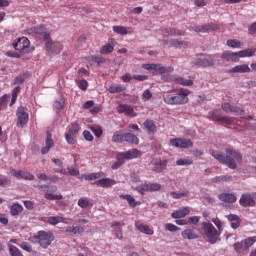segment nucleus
I'll use <instances>...</instances> for the list:
<instances>
[{"instance_id":"nucleus-1","label":"nucleus","mask_w":256,"mask_h":256,"mask_svg":"<svg viewBox=\"0 0 256 256\" xmlns=\"http://www.w3.org/2000/svg\"><path fill=\"white\" fill-rule=\"evenodd\" d=\"M226 155H223L219 151L212 150L210 154L214 159L229 167V169H237V163L243 161V155L239 151L229 147L225 150Z\"/></svg>"},{"instance_id":"nucleus-2","label":"nucleus","mask_w":256,"mask_h":256,"mask_svg":"<svg viewBox=\"0 0 256 256\" xmlns=\"http://www.w3.org/2000/svg\"><path fill=\"white\" fill-rule=\"evenodd\" d=\"M190 93L189 89L181 88L175 95L167 94L164 97V103L166 105H186V103H189Z\"/></svg>"},{"instance_id":"nucleus-3","label":"nucleus","mask_w":256,"mask_h":256,"mask_svg":"<svg viewBox=\"0 0 256 256\" xmlns=\"http://www.w3.org/2000/svg\"><path fill=\"white\" fill-rule=\"evenodd\" d=\"M29 241H31V243H39L42 249H47V247L55 241V235H53L51 231L40 230L36 235L30 237Z\"/></svg>"},{"instance_id":"nucleus-4","label":"nucleus","mask_w":256,"mask_h":256,"mask_svg":"<svg viewBox=\"0 0 256 256\" xmlns=\"http://www.w3.org/2000/svg\"><path fill=\"white\" fill-rule=\"evenodd\" d=\"M202 229L204 231V236L210 245H215V243L221 240L219 238L221 232L217 231V228H215V226H213L210 222H203Z\"/></svg>"},{"instance_id":"nucleus-5","label":"nucleus","mask_w":256,"mask_h":256,"mask_svg":"<svg viewBox=\"0 0 256 256\" xmlns=\"http://www.w3.org/2000/svg\"><path fill=\"white\" fill-rule=\"evenodd\" d=\"M192 63L197 67H213L215 65V60L212 56L200 54L192 60Z\"/></svg>"},{"instance_id":"nucleus-6","label":"nucleus","mask_w":256,"mask_h":256,"mask_svg":"<svg viewBox=\"0 0 256 256\" xmlns=\"http://www.w3.org/2000/svg\"><path fill=\"white\" fill-rule=\"evenodd\" d=\"M45 47L49 53H61L63 46L59 42H53L51 35L44 34Z\"/></svg>"},{"instance_id":"nucleus-7","label":"nucleus","mask_w":256,"mask_h":256,"mask_svg":"<svg viewBox=\"0 0 256 256\" xmlns=\"http://www.w3.org/2000/svg\"><path fill=\"white\" fill-rule=\"evenodd\" d=\"M210 119H212V121H216L220 125H224V126L233 125V118H229L227 116H222L221 110H219V109H216V110L210 112Z\"/></svg>"},{"instance_id":"nucleus-8","label":"nucleus","mask_w":256,"mask_h":256,"mask_svg":"<svg viewBox=\"0 0 256 256\" xmlns=\"http://www.w3.org/2000/svg\"><path fill=\"white\" fill-rule=\"evenodd\" d=\"M169 145L177 149H189V147H193V142L185 138H173L170 140Z\"/></svg>"},{"instance_id":"nucleus-9","label":"nucleus","mask_w":256,"mask_h":256,"mask_svg":"<svg viewBox=\"0 0 256 256\" xmlns=\"http://www.w3.org/2000/svg\"><path fill=\"white\" fill-rule=\"evenodd\" d=\"M29 45L31 42L27 37L19 38L17 42L13 43L14 49L20 53H29Z\"/></svg>"},{"instance_id":"nucleus-10","label":"nucleus","mask_w":256,"mask_h":256,"mask_svg":"<svg viewBox=\"0 0 256 256\" xmlns=\"http://www.w3.org/2000/svg\"><path fill=\"white\" fill-rule=\"evenodd\" d=\"M16 115L18 117V127H25L26 123H29V113L25 111L23 106L17 109Z\"/></svg>"},{"instance_id":"nucleus-11","label":"nucleus","mask_w":256,"mask_h":256,"mask_svg":"<svg viewBox=\"0 0 256 256\" xmlns=\"http://www.w3.org/2000/svg\"><path fill=\"white\" fill-rule=\"evenodd\" d=\"M115 45H117V41L115 38H109L108 43L101 47L100 55H109L115 51Z\"/></svg>"},{"instance_id":"nucleus-12","label":"nucleus","mask_w":256,"mask_h":256,"mask_svg":"<svg viewBox=\"0 0 256 256\" xmlns=\"http://www.w3.org/2000/svg\"><path fill=\"white\" fill-rule=\"evenodd\" d=\"M117 111L118 113H124V115H126L127 117H137V113L135 112L133 107L127 104H120L117 107Z\"/></svg>"},{"instance_id":"nucleus-13","label":"nucleus","mask_w":256,"mask_h":256,"mask_svg":"<svg viewBox=\"0 0 256 256\" xmlns=\"http://www.w3.org/2000/svg\"><path fill=\"white\" fill-rule=\"evenodd\" d=\"M163 37H181L185 35V31L177 28H165L162 30Z\"/></svg>"},{"instance_id":"nucleus-14","label":"nucleus","mask_w":256,"mask_h":256,"mask_svg":"<svg viewBox=\"0 0 256 256\" xmlns=\"http://www.w3.org/2000/svg\"><path fill=\"white\" fill-rule=\"evenodd\" d=\"M52 137H53V134H51V132L48 131L46 133L45 147L41 149L42 155H47V153L51 151V147L55 145V142L53 141Z\"/></svg>"},{"instance_id":"nucleus-15","label":"nucleus","mask_w":256,"mask_h":256,"mask_svg":"<svg viewBox=\"0 0 256 256\" xmlns=\"http://www.w3.org/2000/svg\"><path fill=\"white\" fill-rule=\"evenodd\" d=\"M239 203L241 207H255V199L251 194H242Z\"/></svg>"},{"instance_id":"nucleus-16","label":"nucleus","mask_w":256,"mask_h":256,"mask_svg":"<svg viewBox=\"0 0 256 256\" xmlns=\"http://www.w3.org/2000/svg\"><path fill=\"white\" fill-rule=\"evenodd\" d=\"M194 31L196 33H207L209 31H219V25L209 24V25L196 26L194 28Z\"/></svg>"},{"instance_id":"nucleus-17","label":"nucleus","mask_w":256,"mask_h":256,"mask_svg":"<svg viewBox=\"0 0 256 256\" xmlns=\"http://www.w3.org/2000/svg\"><path fill=\"white\" fill-rule=\"evenodd\" d=\"M221 59H225V61H233V63H239L238 53L231 52L229 50H226L221 54Z\"/></svg>"},{"instance_id":"nucleus-18","label":"nucleus","mask_w":256,"mask_h":256,"mask_svg":"<svg viewBox=\"0 0 256 256\" xmlns=\"http://www.w3.org/2000/svg\"><path fill=\"white\" fill-rule=\"evenodd\" d=\"M164 45H168V47H175L176 49H185V47L189 46V42L181 41V40H172L170 42L164 40Z\"/></svg>"},{"instance_id":"nucleus-19","label":"nucleus","mask_w":256,"mask_h":256,"mask_svg":"<svg viewBox=\"0 0 256 256\" xmlns=\"http://www.w3.org/2000/svg\"><path fill=\"white\" fill-rule=\"evenodd\" d=\"M143 127L144 129H146L149 135H155V133H157V125H155V122L153 120L147 119L143 123Z\"/></svg>"},{"instance_id":"nucleus-20","label":"nucleus","mask_w":256,"mask_h":256,"mask_svg":"<svg viewBox=\"0 0 256 256\" xmlns=\"http://www.w3.org/2000/svg\"><path fill=\"white\" fill-rule=\"evenodd\" d=\"M218 199L224 203H235L237 201V196L233 193H222L218 195Z\"/></svg>"},{"instance_id":"nucleus-21","label":"nucleus","mask_w":256,"mask_h":256,"mask_svg":"<svg viewBox=\"0 0 256 256\" xmlns=\"http://www.w3.org/2000/svg\"><path fill=\"white\" fill-rule=\"evenodd\" d=\"M228 73H251V68L247 64L237 65L229 69Z\"/></svg>"},{"instance_id":"nucleus-22","label":"nucleus","mask_w":256,"mask_h":256,"mask_svg":"<svg viewBox=\"0 0 256 256\" xmlns=\"http://www.w3.org/2000/svg\"><path fill=\"white\" fill-rule=\"evenodd\" d=\"M116 184H117V182L111 178L99 179L96 182V185H98L99 187H103V188L113 187V185H116Z\"/></svg>"},{"instance_id":"nucleus-23","label":"nucleus","mask_w":256,"mask_h":256,"mask_svg":"<svg viewBox=\"0 0 256 256\" xmlns=\"http://www.w3.org/2000/svg\"><path fill=\"white\" fill-rule=\"evenodd\" d=\"M124 142L131 145H139V138L135 134L126 132L124 133Z\"/></svg>"},{"instance_id":"nucleus-24","label":"nucleus","mask_w":256,"mask_h":256,"mask_svg":"<svg viewBox=\"0 0 256 256\" xmlns=\"http://www.w3.org/2000/svg\"><path fill=\"white\" fill-rule=\"evenodd\" d=\"M93 205H95V202L87 197L78 200V207H81V209H87V207H93Z\"/></svg>"},{"instance_id":"nucleus-25","label":"nucleus","mask_w":256,"mask_h":256,"mask_svg":"<svg viewBox=\"0 0 256 256\" xmlns=\"http://www.w3.org/2000/svg\"><path fill=\"white\" fill-rule=\"evenodd\" d=\"M167 160H158L154 163L153 171L155 173H161L162 171H165L167 169Z\"/></svg>"},{"instance_id":"nucleus-26","label":"nucleus","mask_w":256,"mask_h":256,"mask_svg":"<svg viewBox=\"0 0 256 256\" xmlns=\"http://www.w3.org/2000/svg\"><path fill=\"white\" fill-rule=\"evenodd\" d=\"M124 155L126 160L137 159V157H141V151L138 150L137 148H133L131 150L124 152Z\"/></svg>"},{"instance_id":"nucleus-27","label":"nucleus","mask_w":256,"mask_h":256,"mask_svg":"<svg viewBox=\"0 0 256 256\" xmlns=\"http://www.w3.org/2000/svg\"><path fill=\"white\" fill-rule=\"evenodd\" d=\"M238 53V61L239 59H243L245 57H253V55H255L256 53V49L255 48H247L245 50H241Z\"/></svg>"},{"instance_id":"nucleus-28","label":"nucleus","mask_w":256,"mask_h":256,"mask_svg":"<svg viewBox=\"0 0 256 256\" xmlns=\"http://www.w3.org/2000/svg\"><path fill=\"white\" fill-rule=\"evenodd\" d=\"M120 199H125L128 201V205L133 208L137 207V205H141V202L136 201L135 198L130 194L120 195Z\"/></svg>"},{"instance_id":"nucleus-29","label":"nucleus","mask_w":256,"mask_h":256,"mask_svg":"<svg viewBox=\"0 0 256 256\" xmlns=\"http://www.w3.org/2000/svg\"><path fill=\"white\" fill-rule=\"evenodd\" d=\"M190 211L188 208H182L181 210H176L172 213L171 217L173 219H181L183 217H187L189 215Z\"/></svg>"},{"instance_id":"nucleus-30","label":"nucleus","mask_w":256,"mask_h":256,"mask_svg":"<svg viewBox=\"0 0 256 256\" xmlns=\"http://www.w3.org/2000/svg\"><path fill=\"white\" fill-rule=\"evenodd\" d=\"M135 227L140 231V233H145V235H153L155 233L153 229L145 224H135Z\"/></svg>"},{"instance_id":"nucleus-31","label":"nucleus","mask_w":256,"mask_h":256,"mask_svg":"<svg viewBox=\"0 0 256 256\" xmlns=\"http://www.w3.org/2000/svg\"><path fill=\"white\" fill-rule=\"evenodd\" d=\"M183 239H199V235L195 233L192 229H186L182 232Z\"/></svg>"},{"instance_id":"nucleus-32","label":"nucleus","mask_w":256,"mask_h":256,"mask_svg":"<svg viewBox=\"0 0 256 256\" xmlns=\"http://www.w3.org/2000/svg\"><path fill=\"white\" fill-rule=\"evenodd\" d=\"M113 143H125V133L121 131L114 132L112 136Z\"/></svg>"},{"instance_id":"nucleus-33","label":"nucleus","mask_w":256,"mask_h":256,"mask_svg":"<svg viewBox=\"0 0 256 256\" xmlns=\"http://www.w3.org/2000/svg\"><path fill=\"white\" fill-rule=\"evenodd\" d=\"M102 175L103 173L101 172L83 174L82 179H85V181H95L96 179H101Z\"/></svg>"},{"instance_id":"nucleus-34","label":"nucleus","mask_w":256,"mask_h":256,"mask_svg":"<svg viewBox=\"0 0 256 256\" xmlns=\"http://www.w3.org/2000/svg\"><path fill=\"white\" fill-rule=\"evenodd\" d=\"M174 69L173 67L169 66V67H165L162 66L161 64H156V73H159L160 75H163L164 73H173Z\"/></svg>"},{"instance_id":"nucleus-35","label":"nucleus","mask_w":256,"mask_h":256,"mask_svg":"<svg viewBox=\"0 0 256 256\" xmlns=\"http://www.w3.org/2000/svg\"><path fill=\"white\" fill-rule=\"evenodd\" d=\"M174 81L178 84V85H183L184 87H191V85H193V80H187L183 77H175Z\"/></svg>"},{"instance_id":"nucleus-36","label":"nucleus","mask_w":256,"mask_h":256,"mask_svg":"<svg viewBox=\"0 0 256 256\" xmlns=\"http://www.w3.org/2000/svg\"><path fill=\"white\" fill-rule=\"evenodd\" d=\"M49 225H59V223H66L65 218L61 216H51L48 218Z\"/></svg>"},{"instance_id":"nucleus-37","label":"nucleus","mask_w":256,"mask_h":256,"mask_svg":"<svg viewBox=\"0 0 256 256\" xmlns=\"http://www.w3.org/2000/svg\"><path fill=\"white\" fill-rule=\"evenodd\" d=\"M21 211H23V206H21V204L14 203L10 207V213L13 216L19 215L21 213Z\"/></svg>"},{"instance_id":"nucleus-38","label":"nucleus","mask_w":256,"mask_h":256,"mask_svg":"<svg viewBox=\"0 0 256 256\" xmlns=\"http://www.w3.org/2000/svg\"><path fill=\"white\" fill-rule=\"evenodd\" d=\"M242 243H244V249H249L250 247H253L256 243V236L248 237L244 240H242Z\"/></svg>"},{"instance_id":"nucleus-39","label":"nucleus","mask_w":256,"mask_h":256,"mask_svg":"<svg viewBox=\"0 0 256 256\" xmlns=\"http://www.w3.org/2000/svg\"><path fill=\"white\" fill-rule=\"evenodd\" d=\"M32 33H35V35H43V39H45V35H48L45 33V26L40 25V26H34L31 28Z\"/></svg>"},{"instance_id":"nucleus-40","label":"nucleus","mask_w":256,"mask_h":256,"mask_svg":"<svg viewBox=\"0 0 256 256\" xmlns=\"http://www.w3.org/2000/svg\"><path fill=\"white\" fill-rule=\"evenodd\" d=\"M90 130L94 133L95 137L99 139L103 135V128L99 125H91Z\"/></svg>"},{"instance_id":"nucleus-41","label":"nucleus","mask_w":256,"mask_h":256,"mask_svg":"<svg viewBox=\"0 0 256 256\" xmlns=\"http://www.w3.org/2000/svg\"><path fill=\"white\" fill-rule=\"evenodd\" d=\"M127 88L123 85H112L109 87V93H123Z\"/></svg>"},{"instance_id":"nucleus-42","label":"nucleus","mask_w":256,"mask_h":256,"mask_svg":"<svg viewBox=\"0 0 256 256\" xmlns=\"http://www.w3.org/2000/svg\"><path fill=\"white\" fill-rule=\"evenodd\" d=\"M227 45H228V47H231L232 49H241L243 44L241 43V41H239L237 39H230L227 41Z\"/></svg>"},{"instance_id":"nucleus-43","label":"nucleus","mask_w":256,"mask_h":256,"mask_svg":"<svg viewBox=\"0 0 256 256\" xmlns=\"http://www.w3.org/2000/svg\"><path fill=\"white\" fill-rule=\"evenodd\" d=\"M113 31L117 35H127L129 33L125 26H113Z\"/></svg>"},{"instance_id":"nucleus-44","label":"nucleus","mask_w":256,"mask_h":256,"mask_svg":"<svg viewBox=\"0 0 256 256\" xmlns=\"http://www.w3.org/2000/svg\"><path fill=\"white\" fill-rule=\"evenodd\" d=\"M171 197L173 199H181V197H189V191H181V192H171L170 193Z\"/></svg>"},{"instance_id":"nucleus-45","label":"nucleus","mask_w":256,"mask_h":256,"mask_svg":"<svg viewBox=\"0 0 256 256\" xmlns=\"http://www.w3.org/2000/svg\"><path fill=\"white\" fill-rule=\"evenodd\" d=\"M87 61H89V63H97V65H102L106 60L103 57L91 56L87 59Z\"/></svg>"},{"instance_id":"nucleus-46","label":"nucleus","mask_w":256,"mask_h":256,"mask_svg":"<svg viewBox=\"0 0 256 256\" xmlns=\"http://www.w3.org/2000/svg\"><path fill=\"white\" fill-rule=\"evenodd\" d=\"M44 198L47 199L48 201H61L63 199L62 195H55L52 193H46L44 195Z\"/></svg>"},{"instance_id":"nucleus-47","label":"nucleus","mask_w":256,"mask_h":256,"mask_svg":"<svg viewBox=\"0 0 256 256\" xmlns=\"http://www.w3.org/2000/svg\"><path fill=\"white\" fill-rule=\"evenodd\" d=\"M176 165L178 166H189V165H193V159H189V158H183V159H178L176 161Z\"/></svg>"},{"instance_id":"nucleus-48","label":"nucleus","mask_w":256,"mask_h":256,"mask_svg":"<svg viewBox=\"0 0 256 256\" xmlns=\"http://www.w3.org/2000/svg\"><path fill=\"white\" fill-rule=\"evenodd\" d=\"M25 79H27V74H21L19 76H16L13 81V85H21L25 83Z\"/></svg>"},{"instance_id":"nucleus-49","label":"nucleus","mask_w":256,"mask_h":256,"mask_svg":"<svg viewBox=\"0 0 256 256\" xmlns=\"http://www.w3.org/2000/svg\"><path fill=\"white\" fill-rule=\"evenodd\" d=\"M9 253L11 256H23V253H21V250H19V248L13 245L9 246Z\"/></svg>"},{"instance_id":"nucleus-50","label":"nucleus","mask_w":256,"mask_h":256,"mask_svg":"<svg viewBox=\"0 0 256 256\" xmlns=\"http://www.w3.org/2000/svg\"><path fill=\"white\" fill-rule=\"evenodd\" d=\"M79 129H81V127H79V124L77 122L73 123L72 126L69 128L68 133L70 135H77L79 133Z\"/></svg>"},{"instance_id":"nucleus-51","label":"nucleus","mask_w":256,"mask_h":256,"mask_svg":"<svg viewBox=\"0 0 256 256\" xmlns=\"http://www.w3.org/2000/svg\"><path fill=\"white\" fill-rule=\"evenodd\" d=\"M233 247H234V251H236V253H241V251H247L245 249V244L243 243V240L241 242L234 243Z\"/></svg>"},{"instance_id":"nucleus-52","label":"nucleus","mask_w":256,"mask_h":256,"mask_svg":"<svg viewBox=\"0 0 256 256\" xmlns=\"http://www.w3.org/2000/svg\"><path fill=\"white\" fill-rule=\"evenodd\" d=\"M232 177L231 176H216L213 181L214 183H221V181H224V182H229V181H232Z\"/></svg>"},{"instance_id":"nucleus-53","label":"nucleus","mask_w":256,"mask_h":256,"mask_svg":"<svg viewBox=\"0 0 256 256\" xmlns=\"http://www.w3.org/2000/svg\"><path fill=\"white\" fill-rule=\"evenodd\" d=\"M135 190L138 193H140L141 195H145V193H147V191H149V186H148V184H143V185L137 186L135 188Z\"/></svg>"},{"instance_id":"nucleus-54","label":"nucleus","mask_w":256,"mask_h":256,"mask_svg":"<svg viewBox=\"0 0 256 256\" xmlns=\"http://www.w3.org/2000/svg\"><path fill=\"white\" fill-rule=\"evenodd\" d=\"M230 113H233V115H243L245 110L239 106H232Z\"/></svg>"},{"instance_id":"nucleus-55","label":"nucleus","mask_w":256,"mask_h":256,"mask_svg":"<svg viewBox=\"0 0 256 256\" xmlns=\"http://www.w3.org/2000/svg\"><path fill=\"white\" fill-rule=\"evenodd\" d=\"M9 99V95L5 94L0 97V111L7 107V100Z\"/></svg>"},{"instance_id":"nucleus-56","label":"nucleus","mask_w":256,"mask_h":256,"mask_svg":"<svg viewBox=\"0 0 256 256\" xmlns=\"http://www.w3.org/2000/svg\"><path fill=\"white\" fill-rule=\"evenodd\" d=\"M19 247H21L23 251H26L27 253H32L33 251V247L31 244H29V242H22Z\"/></svg>"},{"instance_id":"nucleus-57","label":"nucleus","mask_w":256,"mask_h":256,"mask_svg":"<svg viewBox=\"0 0 256 256\" xmlns=\"http://www.w3.org/2000/svg\"><path fill=\"white\" fill-rule=\"evenodd\" d=\"M212 223L217 227L219 233L223 231V222L219 218H213Z\"/></svg>"},{"instance_id":"nucleus-58","label":"nucleus","mask_w":256,"mask_h":256,"mask_svg":"<svg viewBox=\"0 0 256 256\" xmlns=\"http://www.w3.org/2000/svg\"><path fill=\"white\" fill-rule=\"evenodd\" d=\"M125 160H127V158L125 157V153L124 152H119L117 155H116V161L118 163H120L121 165H124L125 164Z\"/></svg>"},{"instance_id":"nucleus-59","label":"nucleus","mask_w":256,"mask_h":256,"mask_svg":"<svg viewBox=\"0 0 256 256\" xmlns=\"http://www.w3.org/2000/svg\"><path fill=\"white\" fill-rule=\"evenodd\" d=\"M148 191H161V184L159 183L148 184Z\"/></svg>"},{"instance_id":"nucleus-60","label":"nucleus","mask_w":256,"mask_h":256,"mask_svg":"<svg viewBox=\"0 0 256 256\" xmlns=\"http://www.w3.org/2000/svg\"><path fill=\"white\" fill-rule=\"evenodd\" d=\"M65 139L69 145H75V135L66 133Z\"/></svg>"},{"instance_id":"nucleus-61","label":"nucleus","mask_w":256,"mask_h":256,"mask_svg":"<svg viewBox=\"0 0 256 256\" xmlns=\"http://www.w3.org/2000/svg\"><path fill=\"white\" fill-rule=\"evenodd\" d=\"M153 97V93H151V91L149 90H145L142 94V101H149L150 99H152Z\"/></svg>"},{"instance_id":"nucleus-62","label":"nucleus","mask_w":256,"mask_h":256,"mask_svg":"<svg viewBox=\"0 0 256 256\" xmlns=\"http://www.w3.org/2000/svg\"><path fill=\"white\" fill-rule=\"evenodd\" d=\"M78 87L82 91H87V87H89V83L87 82V80H80L78 81Z\"/></svg>"},{"instance_id":"nucleus-63","label":"nucleus","mask_w":256,"mask_h":256,"mask_svg":"<svg viewBox=\"0 0 256 256\" xmlns=\"http://www.w3.org/2000/svg\"><path fill=\"white\" fill-rule=\"evenodd\" d=\"M165 229H166V231H170L172 233L175 232V231H179V227L175 226L172 223L165 224Z\"/></svg>"},{"instance_id":"nucleus-64","label":"nucleus","mask_w":256,"mask_h":256,"mask_svg":"<svg viewBox=\"0 0 256 256\" xmlns=\"http://www.w3.org/2000/svg\"><path fill=\"white\" fill-rule=\"evenodd\" d=\"M11 173L16 179H23V170H12Z\"/></svg>"}]
</instances>
